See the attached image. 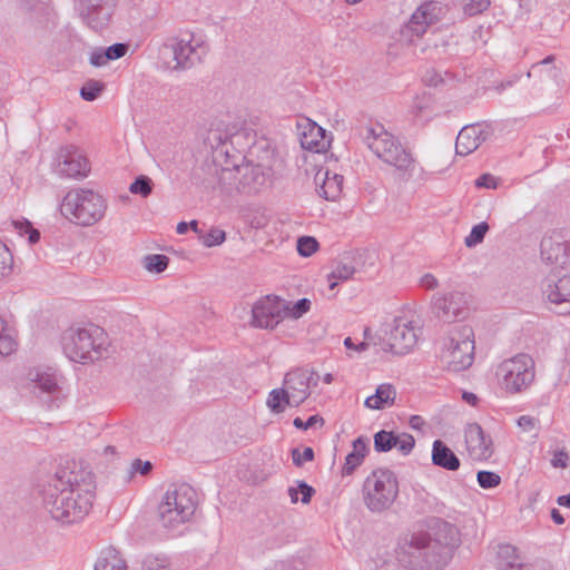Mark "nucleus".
I'll return each instance as SVG.
<instances>
[{"instance_id": "nucleus-25", "label": "nucleus", "mask_w": 570, "mask_h": 570, "mask_svg": "<svg viewBox=\"0 0 570 570\" xmlns=\"http://www.w3.org/2000/svg\"><path fill=\"white\" fill-rule=\"evenodd\" d=\"M320 196L327 200H336L343 190V176L325 170L318 171L315 177Z\"/></svg>"}, {"instance_id": "nucleus-47", "label": "nucleus", "mask_w": 570, "mask_h": 570, "mask_svg": "<svg viewBox=\"0 0 570 570\" xmlns=\"http://www.w3.org/2000/svg\"><path fill=\"white\" fill-rule=\"evenodd\" d=\"M518 426L527 433H533V438L538 436L539 420L530 415H521L517 420Z\"/></svg>"}, {"instance_id": "nucleus-26", "label": "nucleus", "mask_w": 570, "mask_h": 570, "mask_svg": "<svg viewBox=\"0 0 570 570\" xmlns=\"http://www.w3.org/2000/svg\"><path fill=\"white\" fill-rule=\"evenodd\" d=\"M301 145L304 149L321 151L325 147V130L316 122L305 119V125H299Z\"/></svg>"}, {"instance_id": "nucleus-38", "label": "nucleus", "mask_w": 570, "mask_h": 570, "mask_svg": "<svg viewBox=\"0 0 570 570\" xmlns=\"http://www.w3.org/2000/svg\"><path fill=\"white\" fill-rule=\"evenodd\" d=\"M168 257L161 254L147 255L144 258V267L151 273H161L168 266Z\"/></svg>"}, {"instance_id": "nucleus-53", "label": "nucleus", "mask_w": 570, "mask_h": 570, "mask_svg": "<svg viewBox=\"0 0 570 570\" xmlns=\"http://www.w3.org/2000/svg\"><path fill=\"white\" fill-rule=\"evenodd\" d=\"M475 186L479 188L495 189L498 187V180L490 174H483L475 180Z\"/></svg>"}, {"instance_id": "nucleus-56", "label": "nucleus", "mask_w": 570, "mask_h": 570, "mask_svg": "<svg viewBox=\"0 0 570 570\" xmlns=\"http://www.w3.org/2000/svg\"><path fill=\"white\" fill-rule=\"evenodd\" d=\"M419 284L421 287H424L426 289H434L439 285L435 276L430 273H426L423 276H421Z\"/></svg>"}, {"instance_id": "nucleus-58", "label": "nucleus", "mask_w": 570, "mask_h": 570, "mask_svg": "<svg viewBox=\"0 0 570 570\" xmlns=\"http://www.w3.org/2000/svg\"><path fill=\"white\" fill-rule=\"evenodd\" d=\"M429 99L426 97H423L414 102L413 105V111L415 116H419L426 107H428Z\"/></svg>"}, {"instance_id": "nucleus-12", "label": "nucleus", "mask_w": 570, "mask_h": 570, "mask_svg": "<svg viewBox=\"0 0 570 570\" xmlns=\"http://www.w3.org/2000/svg\"><path fill=\"white\" fill-rule=\"evenodd\" d=\"M29 387L32 393L48 405L58 407L65 397L62 376L51 367H37L28 373Z\"/></svg>"}, {"instance_id": "nucleus-64", "label": "nucleus", "mask_w": 570, "mask_h": 570, "mask_svg": "<svg viewBox=\"0 0 570 570\" xmlns=\"http://www.w3.org/2000/svg\"><path fill=\"white\" fill-rule=\"evenodd\" d=\"M288 495L291 498L292 503H296L298 501V491L297 488H289Z\"/></svg>"}, {"instance_id": "nucleus-28", "label": "nucleus", "mask_w": 570, "mask_h": 570, "mask_svg": "<svg viewBox=\"0 0 570 570\" xmlns=\"http://www.w3.org/2000/svg\"><path fill=\"white\" fill-rule=\"evenodd\" d=\"M497 566L500 570H530L517 553V548L511 544H500L497 551Z\"/></svg>"}, {"instance_id": "nucleus-24", "label": "nucleus", "mask_w": 570, "mask_h": 570, "mask_svg": "<svg viewBox=\"0 0 570 570\" xmlns=\"http://www.w3.org/2000/svg\"><path fill=\"white\" fill-rule=\"evenodd\" d=\"M544 293L551 303L570 301V273L550 272L546 279Z\"/></svg>"}, {"instance_id": "nucleus-61", "label": "nucleus", "mask_w": 570, "mask_h": 570, "mask_svg": "<svg viewBox=\"0 0 570 570\" xmlns=\"http://www.w3.org/2000/svg\"><path fill=\"white\" fill-rule=\"evenodd\" d=\"M462 399L466 403H469L470 405H473V406L476 405L478 400H479L478 396L474 393H472V392H463Z\"/></svg>"}, {"instance_id": "nucleus-62", "label": "nucleus", "mask_w": 570, "mask_h": 570, "mask_svg": "<svg viewBox=\"0 0 570 570\" xmlns=\"http://www.w3.org/2000/svg\"><path fill=\"white\" fill-rule=\"evenodd\" d=\"M551 519L557 524H563L564 523V518L562 517V514L559 512L558 509H552L551 510Z\"/></svg>"}, {"instance_id": "nucleus-43", "label": "nucleus", "mask_w": 570, "mask_h": 570, "mask_svg": "<svg viewBox=\"0 0 570 570\" xmlns=\"http://www.w3.org/2000/svg\"><path fill=\"white\" fill-rule=\"evenodd\" d=\"M104 90V85L96 80L87 81L80 89V96L86 101H94Z\"/></svg>"}, {"instance_id": "nucleus-40", "label": "nucleus", "mask_w": 570, "mask_h": 570, "mask_svg": "<svg viewBox=\"0 0 570 570\" xmlns=\"http://www.w3.org/2000/svg\"><path fill=\"white\" fill-rule=\"evenodd\" d=\"M489 230V225L485 222L479 223L473 226L470 234L465 237L464 244L466 247L472 248L482 243L485 234Z\"/></svg>"}, {"instance_id": "nucleus-48", "label": "nucleus", "mask_w": 570, "mask_h": 570, "mask_svg": "<svg viewBox=\"0 0 570 570\" xmlns=\"http://www.w3.org/2000/svg\"><path fill=\"white\" fill-rule=\"evenodd\" d=\"M292 459L293 463L296 466H302L305 462L313 461L314 451L312 448H305L302 452L299 449L295 448L292 450Z\"/></svg>"}, {"instance_id": "nucleus-33", "label": "nucleus", "mask_w": 570, "mask_h": 570, "mask_svg": "<svg viewBox=\"0 0 570 570\" xmlns=\"http://www.w3.org/2000/svg\"><path fill=\"white\" fill-rule=\"evenodd\" d=\"M94 570H127V566L115 548H108L101 552Z\"/></svg>"}, {"instance_id": "nucleus-42", "label": "nucleus", "mask_w": 570, "mask_h": 570, "mask_svg": "<svg viewBox=\"0 0 570 570\" xmlns=\"http://www.w3.org/2000/svg\"><path fill=\"white\" fill-rule=\"evenodd\" d=\"M226 234L218 228H212L208 233L200 234L199 240L205 247H214L225 242Z\"/></svg>"}, {"instance_id": "nucleus-14", "label": "nucleus", "mask_w": 570, "mask_h": 570, "mask_svg": "<svg viewBox=\"0 0 570 570\" xmlns=\"http://www.w3.org/2000/svg\"><path fill=\"white\" fill-rule=\"evenodd\" d=\"M51 169L59 178L81 180L89 175L90 163L80 148L68 145L56 151Z\"/></svg>"}, {"instance_id": "nucleus-51", "label": "nucleus", "mask_w": 570, "mask_h": 570, "mask_svg": "<svg viewBox=\"0 0 570 570\" xmlns=\"http://www.w3.org/2000/svg\"><path fill=\"white\" fill-rule=\"evenodd\" d=\"M317 423H320L321 425L324 424V420L320 415H312L306 421H303L301 417H296L293 421L294 426L301 430H307L309 428H313Z\"/></svg>"}, {"instance_id": "nucleus-10", "label": "nucleus", "mask_w": 570, "mask_h": 570, "mask_svg": "<svg viewBox=\"0 0 570 570\" xmlns=\"http://www.w3.org/2000/svg\"><path fill=\"white\" fill-rule=\"evenodd\" d=\"M497 376L501 387L507 393H521L534 381V361L528 354H518L500 363L497 368Z\"/></svg>"}, {"instance_id": "nucleus-63", "label": "nucleus", "mask_w": 570, "mask_h": 570, "mask_svg": "<svg viewBox=\"0 0 570 570\" xmlns=\"http://www.w3.org/2000/svg\"><path fill=\"white\" fill-rule=\"evenodd\" d=\"M557 502L561 507L570 508V494L560 495Z\"/></svg>"}, {"instance_id": "nucleus-59", "label": "nucleus", "mask_w": 570, "mask_h": 570, "mask_svg": "<svg viewBox=\"0 0 570 570\" xmlns=\"http://www.w3.org/2000/svg\"><path fill=\"white\" fill-rule=\"evenodd\" d=\"M144 567L146 570H159V568H164L165 566L160 564L158 559L147 558L144 561Z\"/></svg>"}, {"instance_id": "nucleus-36", "label": "nucleus", "mask_w": 570, "mask_h": 570, "mask_svg": "<svg viewBox=\"0 0 570 570\" xmlns=\"http://www.w3.org/2000/svg\"><path fill=\"white\" fill-rule=\"evenodd\" d=\"M21 7L36 18H45L50 14V0H19Z\"/></svg>"}, {"instance_id": "nucleus-2", "label": "nucleus", "mask_w": 570, "mask_h": 570, "mask_svg": "<svg viewBox=\"0 0 570 570\" xmlns=\"http://www.w3.org/2000/svg\"><path fill=\"white\" fill-rule=\"evenodd\" d=\"M459 542L458 529L442 519L430 522L428 532L413 533L406 543L405 554L412 570H441Z\"/></svg>"}, {"instance_id": "nucleus-7", "label": "nucleus", "mask_w": 570, "mask_h": 570, "mask_svg": "<svg viewBox=\"0 0 570 570\" xmlns=\"http://www.w3.org/2000/svg\"><path fill=\"white\" fill-rule=\"evenodd\" d=\"M441 362L453 372L464 371L474 360V333L472 327H453L444 338L440 353Z\"/></svg>"}, {"instance_id": "nucleus-41", "label": "nucleus", "mask_w": 570, "mask_h": 570, "mask_svg": "<svg viewBox=\"0 0 570 570\" xmlns=\"http://www.w3.org/2000/svg\"><path fill=\"white\" fill-rule=\"evenodd\" d=\"M129 190L131 194L147 197L153 191V180L148 176H139L130 184Z\"/></svg>"}, {"instance_id": "nucleus-22", "label": "nucleus", "mask_w": 570, "mask_h": 570, "mask_svg": "<svg viewBox=\"0 0 570 570\" xmlns=\"http://www.w3.org/2000/svg\"><path fill=\"white\" fill-rule=\"evenodd\" d=\"M415 445L413 435L381 430L374 434V450L379 453L396 448L402 455H409Z\"/></svg>"}, {"instance_id": "nucleus-50", "label": "nucleus", "mask_w": 570, "mask_h": 570, "mask_svg": "<svg viewBox=\"0 0 570 570\" xmlns=\"http://www.w3.org/2000/svg\"><path fill=\"white\" fill-rule=\"evenodd\" d=\"M153 470V464L149 461H141L140 459H135L129 469V474L134 475L135 473H140L141 475H147Z\"/></svg>"}, {"instance_id": "nucleus-60", "label": "nucleus", "mask_w": 570, "mask_h": 570, "mask_svg": "<svg viewBox=\"0 0 570 570\" xmlns=\"http://www.w3.org/2000/svg\"><path fill=\"white\" fill-rule=\"evenodd\" d=\"M424 424V420L420 415H412L410 419V426L414 430H420Z\"/></svg>"}, {"instance_id": "nucleus-37", "label": "nucleus", "mask_w": 570, "mask_h": 570, "mask_svg": "<svg viewBox=\"0 0 570 570\" xmlns=\"http://www.w3.org/2000/svg\"><path fill=\"white\" fill-rule=\"evenodd\" d=\"M235 138H237V136L229 137L228 135H224L219 129H210L206 140L212 148H222L223 153L228 154V149L224 150V147L228 141L233 145Z\"/></svg>"}, {"instance_id": "nucleus-27", "label": "nucleus", "mask_w": 570, "mask_h": 570, "mask_svg": "<svg viewBox=\"0 0 570 570\" xmlns=\"http://www.w3.org/2000/svg\"><path fill=\"white\" fill-rule=\"evenodd\" d=\"M432 463L449 471H456L460 468V460L455 453L441 440L432 444Z\"/></svg>"}, {"instance_id": "nucleus-8", "label": "nucleus", "mask_w": 570, "mask_h": 570, "mask_svg": "<svg viewBox=\"0 0 570 570\" xmlns=\"http://www.w3.org/2000/svg\"><path fill=\"white\" fill-rule=\"evenodd\" d=\"M363 502L371 512H383L392 507L399 494L395 474L387 469H376L366 476L362 488Z\"/></svg>"}, {"instance_id": "nucleus-57", "label": "nucleus", "mask_w": 570, "mask_h": 570, "mask_svg": "<svg viewBox=\"0 0 570 570\" xmlns=\"http://www.w3.org/2000/svg\"><path fill=\"white\" fill-rule=\"evenodd\" d=\"M344 345L348 350H354L357 352L365 351L368 347V344L366 342H361L360 344H355L351 337H346L344 340Z\"/></svg>"}, {"instance_id": "nucleus-18", "label": "nucleus", "mask_w": 570, "mask_h": 570, "mask_svg": "<svg viewBox=\"0 0 570 570\" xmlns=\"http://www.w3.org/2000/svg\"><path fill=\"white\" fill-rule=\"evenodd\" d=\"M316 384L314 373L306 368L289 371L283 382V386L292 399L294 407L299 406L311 394V385Z\"/></svg>"}, {"instance_id": "nucleus-21", "label": "nucleus", "mask_w": 570, "mask_h": 570, "mask_svg": "<svg viewBox=\"0 0 570 570\" xmlns=\"http://www.w3.org/2000/svg\"><path fill=\"white\" fill-rule=\"evenodd\" d=\"M542 259L551 265L550 272L570 273V243H556L549 239L541 242Z\"/></svg>"}, {"instance_id": "nucleus-15", "label": "nucleus", "mask_w": 570, "mask_h": 570, "mask_svg": "<svg viewBox=\"0 0 570 570\" xmlns=\"http://www.w3.org/2000/svg\"><path fill=\"white\" fill-rule=\"evenodd\" d=\"M287 301L277 295H266L252 307L250 324L262 330H274L286 317Z\"/></svg>"}, {"instance_id": "nucleus-9", "label": "nucleus", "mask_w": 570, "mask_h": 570, "mask_svg": "<svg viewBox=\"0 0 570 570\" xmlns=\"http://www.w3.org/2000/svg\"><path fill=\"white\" fill-rule=\"evenodd\" d=\"M208 50L209 47L202 37L185 33L167 38L161 52L171 56L174 61L171 70L183 71L202 63Z\"/></svg>"}, {"instance_id": "nucleus-5", "label": "nucleus", "mask_w": 570, "mask_h": 570, "mask_svg": "<svg viewBox=\"0 0 570 570\" xmlns=\"http://www.w3.org/2000/svg\"><path fill=\"white\" fill-rule=\"evenodd\" d=\"M106 202L92 189L77 188L67 193L60 204L63 217L78 225L90 226L99 222L106 212Z\"/></svg>"}, {"instance_id": "nucleus-16", "label": "nucleus", "mask_w": 570, "mask_h": 570, "mask_svg": "<svg viewBox=\"0 0 570 570\" xmlns=\"http://www.w3.org/2000/svg\"><path fill=\"white\" fill-rule=\"evenodd\" d=\"M420 333L421 327L415 321L405 316L396 317L383 350L400 355L406 354L416 344Z\"/></svg>"}, {"instance_id": "nucleus-29", "label": "nucleus", "mask_w": 570, "mask_h": 570, "mask_svg": "<svg viewBox=\"0 0 570 570\" xmlns=\"http://www.w3.org/2000/svg\"><path fill=\"white\" fill-rule=\"evenodd\" d=\"M396 391L392 384L383 383L373 395L366 397L364 405L371 410H383L394 404Z\"/></svg>"}, {"instance_id": "nucleus-6", "label": "nucleus", "mask_w": 570, "mask_h": 570, "mask_svg": "<svg viewBox=\"0 0 570 570\" xmlns=\"http://www.w3.org/2000/svg\"><path fill=\"white\" fill-rule=\"evenodd\" d=\"M196 492L181 484L168 489L158 505V518L161 525L168 530H175L188 522L195 513Z\"/></svg>"}, {"instance_id": "nucleus-11", "label": "nucleus", "mask_w": 570, "mask_h": 570, "mask_svg": "<svg viewBox=\"0 0 570 570\" xmlns=\"http://www.w3.org/2000/svg\"><path fill=\"white\" fill-rule=\"evenodd\" d=\"M269 168L262 165L243 164L234 168H223L220 180L225 184L234 179L235 189L242 194H258L268 187Z\"/></svg>"}, {"instance_id": "nucleus-39", "label": "nucleus", "mask_w": 570, "mask_h": 570, "mask_svg": "<svg viewBox=\"0 0 570 570\" xmlns=\"http://www.w3.org/2000/svg\"><path fill=\"white\" fill-rule=\"evenodd\" d=\"M312 306V302L308 298H301L296 303H292L287 301V309H286V317H289L292 320H298L304 314L309 312Z\"/></svg>"}, {"instance_id": "nucleus-46", "label": "nucleus", "mask_w": 570, "mask_h": 570, "mask_svg": "<svg viewBox=\"0 0 570 570\" xmlns=\"http://www.w3.org/2000/svg\"><path fill=\"white\" fill-rule=\"evenodd\" d=\"M490 3V0H465L463 10L465 14L473 17L484 12Z\"/></svg>"}, {"instance_id": "nucleus-44", "label": "nucleus", "mask_w": 570, "mask_h": 570, "mask_svg": "<svg viewBox=\"0 0 570 570\" xmlns=\"http://www.w3.org/2000/svg\"><path fill=\"white\" fill-rule=\"evenodd\" d=\"M318 248L317 240L312 236H303L297 239V252L301 256L308 257Z\"/></svg>"}, {"instance_id": "nucleus-49", "label": "nucleus", "mask_w": 570, "mask_h": 570, "mask_svg": "<svg viewBox=\"0 0 570 570\" xmlns=\"http://www.w3.org/2000/svg\"><path fill=\"white\" fill-rule=\"evenodd\" d=\"M128 51V45L126 43H114L105 49V57L109 60H116L124 57Z\"/></svg>"}, {"instance_id": "nucleus-35", "label": "nucleus", "mask_w": 570, "mask_h": 570, "mask_svg": "<svg viewBox=\"0 0 570 570\" xmlns=\"http://www.w3.org/2000/svg\"><path fill=\"white\" fill-rule=\"evenodd\" d=\"M9 227H11L19 236H23L28 234L29 244H36L40 239V233L38 229L33 228L31 223L27 219H17L11 220L9 223Z\"/></svg>"}, {"instance_id": "nucleus-13", "label": "nucleus", "mask_w": 570, "mask_h": 570, "mask_svg": "<svg viewBox=\"0 0 570 570\" xmlns=\"http://www.w3.org/2000/svg\"><path fill=\"white\" fill-rule=\"evenodd\" d=\"M444 8L440 2L426 1L412 13L407 22L400 30V40L409 45L421 39L428 29L438 23L444 16Z\"/></svg>"}, {"instance_id": "nucleus-23", "label": "nucleus", "mask_w": 570, "mask_h": 570, "mask_svg": "<svg viewBox=\"0 0 570 570\" xmlns=\"http://www.w3.org/2000/svg\"><path fill=\"white\" fill-rule=\"evenodd\" d=\"M490 137V130L484 125H470L463 127L455 141L458 155L466 156L476 150Z\"/></svg>"}, {"instance_id": "nucleus-32", "label": "nucleus", "mask_w": 570, "mask_h": 570, "mask_svg": "<svg viewBox=\"0 0 570 570\" xmlns=\"http://www.w3.org/2000/svg\"><path fill=\"white\" fill-rule=\"evenodd\" d=\"M355 272V265L350 257H343L334 262L333 269L327 275L330 289H334L337 286L338 282H346L351 279Z\"/></svg>"}, {"instance_id": "nucleus-3", "label": "nucleus", "mask_w": 570, "mask_h": 570, "mask_svg": "<svg viewBox=\"0 0 570 570\" xmlns=\"http://www.w3.org/2000/svg\"><path fill=\"white\" fill-rule=\"evenodd\" d=\"M361 136L372 153L383 163L394 167L402 178H410L415 168V160L400 140L389 132L383 125L374 124L362 128Z\"/></svg>"}, {"instance_id": "nucleus-19", "label": "nucleus", "mask_w": 570, "mask_h": 570, "mask_svg": "<svg viewBox=\"0 0 570 570\" xmlns=\"http://www.w3.org/2000/svg\"><path fill=\"white\" fill-rule=\"evenodd\" d=\"M433 308L436 316L444 322H452L464 317L466 299L463 293L452 292L443 296L433 297Z\"/></svg>"}, {"instance_id": "nucleus-34", "label": "nucleus", "mask_w": 570, "mask_h": 570, "mask_svg": "<svg viewBox=\"0 0 570 570\" xmlns=\"http://www.w3.org/2000/svg\"><path fill=\"white\" fill-rule=\"evenodd\" d=\"M266 404L268 409L275 414L283 413L287 405L293 406L292 399L289 397V394L286 392L284 386L281 389L272 390L268 394Z\"/></svg>"}, {"instance_id": "nucleus-30", "label": "nucleus", "mask_w": 570, "mask_h": 570, "mask_svg": "<svg viewBox=\"0 0 570 570\" xmlns=\"http://www.w3.org/2000/svg\"><path fill=\"white\" fill-rule=\"evenodd\" d=\"M368 452V440L358 436L353 441V450L346 458L342 468L343 475H351L358 468Z\"/></svg>"}, {"instance_id": "nucleus-20", "label": "nucleus", "mask_w": 570, "mask_h": 570, "mask_svg": "<svg viewBox=\"0 0 570 570\" xmlns=\"http://www.w3.org/2000/svg\"><path fill=\"white\" fill-rule=\"evenodd\" d=\"M465 444L469 455L475 461L488 460L493 454L492 440L478 423L465 428Z\"/></svg>"}, {"instance_id": "nucleus-54", "label": "nucleus", "mask_w": 570, "mask_h": 570, "mask_svg": "<svg viewBox=\"0 0 570 570\" xmlns=\"http://www.w3.org/2000/svg\"><path fill=\"white\" fill-rule=\"evenodd\" d=\"M569 455L566 451L560 450L554 452L553 458L551 460V465L553 468L564 469L568 466Z\"/></svg>"}, {"instance_id": "nucleus-31", "label": "nucleus", "mask_w": 570, "mask_h": 570, "mask_svg": "<svg viewBox=\"0 0 570 570\" xmlns=\"http://www.w3.org/2000/svg\"><path fill=\"white\" fill-rule=\"evenodd\" d=\"M19 334L12 314L2 315V356L11 355L18 350Z\"/></svg>"}, {"instance_id": "nucleus-55", "label": "nucleus", "mask_w": 570, "mask_h": 570, "mask_svg": "<svg viewBox=\"0 0 570 570\" xmlns=\"http://www.w3.org/2000/svg\"><path fill=\"white\" fill-rule=\"evenodd\" d=\"M89 61L95 67H102L109 61V59L105 57L104 49H96L90 53Z\"/></svg>"}, {"instance_id": "nucleus-1", "label": "nucleus", "mask_w": 570, "mask_h": 570, "mask_svg": "<svg viewBox=\"0 0 570 570\" xmlns=\"http://www.w3.org/2000/svg\"><path fill=\"white\" fill-rule=\"evenodd\" d=\"M92 475L83 469L60 468L41 485L43 508L62 524L82 520L90 511L95 497Z\"/></svg>"}, {"instance_id": "nucleus-45", "label": "nucleus", "mask_w": 570, "mask_h": 570, "mask_svg": "<svg viewBox=\"0 0 570 570\" xmlns=\"http://www.w3.org/2000/svg\"><path fill=\"white\" fill-rule=\"evenodd\" d=\"M478 483L483 489H492L500 484L501 478L492 471H479L476 474Z\"/></svg>"}, {"instance_id": "nucleus-4", "label": "nucleus", "mask_w": 570, "mask_h": 570, "mask_svg": "<svg viewBox=\"0 0 570 570\" xmlns=\"http://www.w3.org/2000/svg\"><path fill=\"white\" fill-rule=\"evenodd\" d=\"M107 334L96 325L71 327L61 337L65 355L72 362L89 363L100 360L107 350Z\"/></svg>"}, {"instance_id": "nucleus-52", "label": "nucleus", "mask_w": 570, "mask_h": 570, "mask_svg": "<svg viewBox=\"0 0 570 570\" xmlns=\"http://www.w3.org/2000/svg\"><path fill=\"white\" fill-rule=\"evenodd\" d=\"M297 491L302 494L301 501L304 504L309 503L313 494L315 493V490L305 481H297Z\"/></svg>"}, {"instance_id": "nucleus-17", "label": "nucleus", "mask_w": 570, "mask_h": 570, "mask_svg": "<svg viewBox=\"0 0 570 570\" xmlns=\"http://www.w3.org/2000/svg\"><path fill=\"white\" fill-rule=\"evenodd\" d=\"M78 11L89 28L99 31L108 26L112 6L110 0H79Z\"/></svg>"}]
</instances>
